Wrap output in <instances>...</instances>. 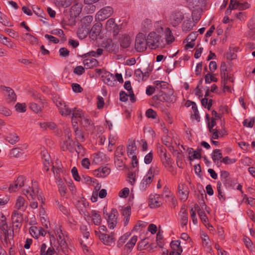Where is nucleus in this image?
<instances>
[{
    "mask_svg": "<svg viewBox=\"0 0 255 255\" xmlns=\"http://www.w3.org/2000/svg\"><path fill=\"white\" fill-rule=\"evenodd\" d=\"M82 10V5L81 4L77 3L73 5L71 8V14L72 15L77 17L81 13Z\"/></svg>",
    "mask_w": 255,
    "mask_h": 255,
    "instance_id": "f704fd0d",
    "label": "nucleus"
},
{
    "mask_svg": "<svg viewBox=\"0 0 255 255\" xmlns=\"http://www.w3.org/2000/svg\"><path fill=\"white\" fill-rule=\"evenodd\" d=\"M0 90L4 93L6 97V100L8 102H15L16 100V95L14 91L10 88L1 86Z\"/></svg>",
    "mask_w": 255,
    "mask_h": 255,
    "instance_id": "2eb2a0df",
    "label": "nucleus"
},
{
    "mask_svg": "<svg viewBox=\"0 0 255 255\" xmlns=\"http://www.w3.org/2000/svg\"><path fill=\"white\" fill-rule=\"evenodd\" d=\"M152 27V21L150 19L146 18L144 19L141 24V29L142 31L146 32L151 30Z\"/></svg>",
    "mask_w": 255,
    "mask_h": 255,
    "instance_id": "473e14b6",
    "label": "nucleus"
},
{
    "mask_svg": "<svg viewBox=\"0 0 255 255\" xmlns=\"http://www.w3.org/2000/svg\"><path fill=\"white\" fill-rule=\"evenodd\" d=\"M75 138L77 142H83L85 140L84 136L81 130L76 129L75 130Z\"/></svg>",
    "mask_w": 255,
    "mask_h": 255,
    "instance_id": "49530a36",
    "label": "nucleus"
},
{
    "mask_svg": "<svg viewBox=\"0 0 255 255\" xmlns=\"http://www.w3.org/2000/svg\"><path fill=\"white\" fill-rule=\"evenodd\" d=\"M115 235V233L113 232L110 234L104 233L99 235V239L104 245L111 246L115 244L116 241Z\"/></svg>",
    "mask_w": 255,
    "mask_h": 255,
    "instance_id": "1a4fd4ad",
    "label": "nucleus"
},
{
    "mask_svg": "<svg viewBox=\"0 0 255 255\" xmlns=\"http://www.w3.org/2000/svg\"><path fill=\"white\" fill-rule=\"evenodd\" d=\"M205 80L206 83H210L212 81L217 82L218 79L211 74L208 73L205 76Z\"/></svg>",
    "mask_w": 255,
    "mask_h": 255,
    "instance_id": "052dcab7",
    "label": "nucleus"
},
{
    "mask_svg": "<svg viewBox=\"0 0 255 255\" xmlns=\"http://www.w3.org/2000/svg\"><path fill=\"white\" fill-rule=\"evenodd\" d=\"M170 247L172 249L171 252H182V248L180 246V241L179 240L173 241L170 243Z\"/></svg>",
    "mask_w": 255,
    "mask_h": 255,
    "instance_id": "c9c22d12",
    "label": "nucleus"
},
{
    "mask_svg": "<svg viewBox=\"0 0 255 255\" xmlns=\"http://www.w3.org/2000/svg\"><path fill=\"white\" fill-rule=\"evenodd\" d=\"M159 171V169L156 166H152L149 168L139 185V189L141 191H145L149 187L154 176L158 174Z\"/></svg>",
    "mask_w": 255,
    "mask_h": 255,
    "instance_id": "f03ea898",
    "label": "nucleus"
},
{
    "mask_svg": "<svg viewBox=\"0 0 255 255\" xmlns=\"http://www.w3.org/2000/svg\"><path fill=\"white\" fill-rule=\"evenodd\" d=\"M255 123V120L254 118L245 119L243 124L244 126L248 128H252Z\"/></svg>",
    "mask_w": 255,
    "mask_h": 255,
    "instance_id": "bf43d9fd",
    "label": "nucleus"
},
{
    "mask_svg": "<svg viewBox=\"0 0 255 255\" xmlns=\"http://www.w3.org/2000/svg\"><path fill=\"white\" fill-rule=\"evenodd\" d=\"M56 235L57 237L58 241V245H57V246L59 247V248L61 250V252L65 255H68L69 250L67 248V244L60 227L57 228L56 229Z\"/></svg>",
    "mask_w": 255,
    "mask_h": 255,
    "instance_id": "39448f33",
    "label": "nucleus"
},
{
    "mask_svg": "<svg viewBox=\"0 0 255 255\" xmlns=\"http://www.w3.org/2000/svg\"><path fill=\"white\" fill-rule=\"evenodd\" d=\"M128 144L127 146V154L128 157L135 156V151L136 150L135 141L134 140L129 139Z\"/></svg>",
    "mask_w": 255,
    "mask_h": 255,
    "instance_id": "a878e982",
    "label": "nucleus"
},
{
    "mask_svg": "<svg viewBox=\"0 0 255 255\" xmlns=\"http://www.w3.org/2000/svg\"><path fill=\"white\" fill-rule=\"evenodd\" d=\"M250 7V4L243 0H230L229 7L231 9H239L244 10Z\"/></svg>",
    "mask_w": 255,
    "mask_h": 255,
    "instance_id": "4468645a",
    "label": "nucleus"
},
{
    "mask_svg": "<svg viewBox=\"0 0 255 255\" xmlns=\"http://www.w3.org/2000/svg\"><path fill=\"white\" fill-rule=\"evenodd\" d=\"M40 255H53L54 254H60L61 250L57 245L53 246L50 245V247H48L45 243H42L39 247Z\"/></svg>",
    "mask_w": 255,
    "mask_h": 255,
    "instance_id": "423d86ee",
    "label": "nucleus"
},
{
    "mask_svg": "<svg viewBox=\"0 0 255 255\" xmlns=\"http://www.w3.org/2000/svg\"><path fill=\"white\" fill-rule=\"evenodd\" d=\"M135 49L137 52H143L145 51L147 47H148L146 37L142 33H139L137 34L135 40Z\"/></svg>",
    "mask_w": 255,
    "mask_h": 255,
    "instance_id": "20e7f679",
    "label": "nucleus"
},
{
    "mask_svg": "<svg viewBox=\"0 0 255 255\" xmlns=\"http://www.w3.org/2000/svg\"><path fill=\"white\" fill-rule=\"evenodd\" d=\"M161 159L165 166L170 165L172 163V159L167 155V153H164V156L161 158Z\"/></svg>",
    "mask_w": 255,
    "mask_h": 255,
    "instance_id": "8fccbe9b",
    "label": "nucleus"
},
{
    "mask_svg": "<svg viewBox=\"0 0 255 255\" xmlns=\"http://www.w3.org/2000/svg\"><path fill=\"white\" fill-rule=\"evenodd\" d=\"M23 194H24L28 199V200H34L36 198L41 202V206L44 204V200L41 193L39 192V190L37 187L36 183H32L31 188L29 187L27 189L23 190Z\"/></svg>",
    "mask_w": 255,
    "mask_h": 255,
    "instance_id": "7ed1b4c3",
    "label": "nucleus"
},
{
    "mask_svg": "<svg viewBox=\"0 0 255 255\" xmlns=\"http://www.w3.org/2000/svg\"><path fill=\"white\" fill-rule=\"evenodd\" d=\"M134 76L136 80L140 82L146 80L149 76V73L147 71L143 72L140 69H137L134 72Z\"/></svg>",
    "mask_w": 255,
    "mask_h": 255,
    "instance_id": "b1692460",
    "label": "nucleus"
},
{
    "mask_svg": "<svg viewBox=\"0 0 255 255\" xmlns=\"http://www.w3.org/2000/svg\"><path fill=\"white\" fill-rule=\"evenodd\" d=\"M86 218L88 220H91L92 222L97 226L100 225L102 222L101 215L98 212L95 210L92 211L91 213L88 214Z\"/></svg>",
    "mask_w": 255,
    "mask_h": 255,
    "instance_id": "f3484780",
    "label": "nucleus"
},
{
    "mask_svg": "<svg viewBox=\"0 0 255 255\" xmlns=\"http://www.w3.org/2000/svg\"><path fill=\"white\" fill-rule=\"evenodd\" d=\"M10 154L14 157H18L22 154V152L21 149L19 148H14L11 150Z\"/></svg>",
    "mask_w": 255,
    "mask_h": 255,
    "instance_id": "e2e57ef3",
    "label": "nucleus"
},
{
    "mask_svg": "<svg viewBox=\"0 0 255 255\" xmlns=\"http://www.w3.org/2000/svg\"><path fill=\"white\" fill-rule=\"evenodd\" d=\"M153 158V154L152 151H150L148 153H147L145 156L144 158V162L146 164H150Z\"/></svg>",
    "mask_w": 255,
    "mask_h": 255,
    "instance_id": "6e6d98bb",
    "label": "nucleus"
},
{
    "mask_svg": "<svg viewBox=\"0 0 255 255\" xmlns=\"http://www.w3.org/2000/svg\"><path fill=\"white\" fill-rule=\"evenodd\" d=\"M129 193V190L128 188L125 187L122 189L119 193V196L121 198H126L128 197Z\"/></svg>",
    "mask_w": 255,
    "mask_h": 255,
    "instance_id": "13d9d810",
    "label": "nucleus"
},
{
    "mask_svg": "<svg viewBox=\"0 0 255 255\" xmlns=\"http://www.w3.org/2000/svg\"><path fill=\"white\" fill-rule=\"evenodd\" d=\"M201 238L203 241V246L207 247L208 249H210L211 246L209 243L210 240L208 236L207 235L202 234L201 235Z\"/></svg>",
    "mask_w": 255,
    "mask_h": 255,
    "instance_id": "864d4df0",
    "label": "nucleus"
},
{
    "mask_svg": "<svg viewBox=\"0 0 255 255\" xmlns=\"http://www.w3.org/2000/svg\"><path fill=\"white\" fill-rule=\"evenodd\" d=\"M0 235L3 236V238L6 242L12 239L13 235L8 232L7 225L4 220H1L0 223Z\"/></svg>",
    "mask_w": 255,
    "mask_h": 255,
    "instance_id": "9d476101",
    "label": "nucleus"
},
{
    "mask_svg": "<svg viewBox=\"0 0 255 255\" xmlns=\"http://www.w3.org/2000/svg\"><path fill=\"white\" fill-rule=\"evenodd\" d=\"M15 110L20 113H23L26 111V105L24 103L21 104L17 103L15 106Z\"/></svg>",
    "mask_w": 255,
    "mask_h": 255,
    "instance_id": "5fc2aeb1",
    "label": "nucleus"
},
{
    "mask_svg": "<svg viewBox=\"0 0 255 255\" xmlns=\"http://www.w3.org/2000/svg\"><path fill=\"white\" fill-rule=\"evenodd\" d=\"M107 220L108 227L110 229H114L118 223V212L117 209H112L110 213L107 214Z\"/></svg>",
    "mask_w": 255,
    "mask_h": 255,
    "instance_id": "6e6552de",
    "label": "nucleus"
},
{
    "mask_svg": "<svg viewBox=\"0 0 255 255\" xmlns=\"http://www.w3.org/2000/svg\"><path fill=\"white\" fill-rule=\"evenodd\" d=\"M221 186H222V183L221 182V181H218L217 182V190H218V197L220 200H221V199H222L224 201L225 200L226 198H225V196L223 192L222 191Z\"/></svg>",
    "mask_w": 255,
    "mask_h": 255,
    "instance_id": "de8ad7c7",
    "label": "nucleus"
},
{
    "mask_svg": "<svg viewBox=\"0 0 255 255\" xmlns=\"http://www.w3.org/2000/svg\"><path fill=\"white\" fill-rule=\"evenodd\" d=\"M222 157V154L220 149H216L213 151L212 158L218 167H220L221 165L222 161L220 160Z\"/></svg>",
    "mask_w": 255,
    "mask_h": 255,
    "instance_id": "393cba45",
    "label": "nucleus"
},
{
    "mask_svg": "<svg viewBox=\"0 0 255 255\" xmlns=\"http://www.w3.org/2000/svg\"><path fill=\"white\" fill-rule=\"evenodd\" d=\"M224 185L227 188H231L233 186L234 181L231 178H228L226 180L222 181Z\"/></svg>",
    "mask_w": 255,
    "mask_h": 255,
    "instance_id": "4d7b16f0",
    "label": "nucleus"
},
{
    "mask_svg": "<svg viewBox=\"0 0 255 255\" xmlns=\"http://www.w3.org/2000/svg\"><path fill=\"white\" fill-rule=\"evenodd\" d=\"M102 24L100 23H95L89 31V37L92 40L97 39L101 31Z\"/></svg>",
    "mask_w": 255,
    "mask_h": 255,
    "instance_id": "aec40b11",
    "label": "nucleus"
},
{
    "mask_svg": "<svg viewBox=\"0 0 255 255\" xmlns=\"http://www.w3.org/2000/svg\"><path fill=\"white\" fill-rule=\"evenodd\" d=\"M114 10L110 6H105L98 11L96 15V18L100 21H103L112 15Z\"/></svg>",
    "mask_w": 255,
    "mask_h": 255,
    "instance_id": "0eeeda50",
    "label": "nucleus"
},
{
    "mask_svg": "<svg viewBox=\"0 0 255 255\" xmlns=\"http://www.w3.org/2000/svg\"><path fill=\"white\" fill-rule=\"evenodd\" d=\"M27 203L24 198L21 196H19L17 198L14 207L16 210L24 211L27 208Z\"/></svg>",
    "mask_w": 255,
    "mask_h": 255,
    "instance_id": "4be33fe9",
    "label": "nucleus"
},
{
    "mask_svg": "<svg viewBox=\"0 0 255 255\" xmlns=\"http://www.w3.org/2000/svg\"><path fill=\"white\" fill-rule=\"evenodd\" d=\"M136 171L134 170L133 171H129L128 176V181L131 185L134 184L136 181Z\"/></svg>",
    "mask_w": 255,
    "mask_h": 255,
    "instance_id": "ea45409f",
    "label": "nucleus"
},
{
    "mask_svg": "<svg viewBox=\"0 0 255 255\" xmlns=\"http://www.w3.org/2000/svg\"><path fill=\"white\" fill-rule=\"evenodd\" d=\"M179 216L180 218V223L182 227H184L187 225L188 223V213L186 210L182 207L180 211Z\"/></svg>",
    "mask_w": 255,
    "mask_h": 255,
    "instance_id": "bb28decb",
    "label": "nucleus"
},
{
    "mask_svg": "<svg viewBox=\"0 0 255 255\" xmlns=\"http://www.w3.org/2000/svg\"><path fill=\"white\" fill-rule=\"evenodd\" d=\"M184 18L183 14L179 11H175L172 13L170 17V21L173 26L178 25Z\"/></svg>",
    "mask_w": 255,
    "mask_h": 255,
    "instance_id": "ddd939ff",
    "label": "nucleus"
},
{
    "mask_svg": "<svg viewBox=\"0 0 255 255\" xmlns=\"http://www.w3.org/2000/svg\"><path fill=\"white\" fill-rule=\"evenodd\" d=\"M11 220L13 224H16L15 227L19 228L23 221L22 213L16 210H14L11 214Z\"/></svg>",
    "mask_w": 255,
    "mask_h": 255,
    "instance_id": "a211bd4d",
    "label": "nucleus"
},
{
    "mask_svg": "<svg viewBox=\"0 0 255 255\" xmlns=\"http://www.w3.org/2000/svg\"><path fill=\"white\" fill-rule=\"evenodd\" d=\"M79 121L86 130H90L93 128V124L92 121L87 115L84 116V117L82 118L81 120H79Z\"/></svg>",
    "mask_w": 255,
    "mask_h": 255,
    "instance_id": "cd10ccee",
    "label": "nucleus"
},
{
    "mask_svg": "<svg viewBox=\"0 0 255 255\" xmlns=\"http://www.w3.org/2000/svg\"><path fill=\"white\" fill-rule=\"evenodd\" d=\"M172 154L176 157V163L179 168H183V156L180 152L176 149H173Z\"/></svg>",
    "mask_w": 255,
    "mask_h": 255,
    "instance_id": "7c9ffc66",
    "label": "nucleus"
},
{
    "mask_svg": "<svg viewBox=\"0 0 255 255\" xmlns=\"http://www.w3.org/2000/svg\"><path fill=\"white\" fill-rule=\"evenodd\" d=\"M162 204V198L159 194H151L148 200V205L151 208H156Z\"/></svg>",
    "mask_w": 255,
    "mask_h": 255,
    "instance_id": "9b49d317",
    "label": "nucleus"
},
{
    "mask_svg": "<svg viewBox=\"0 0 255 255\" xmlns=\"http://www.w3.org/2000/svg\"><path fill=\"white\" fill-rule=\"evenodd\" d=\"M220 74L222 81H229L231 83L233 82L234 80L232 78V75L229 73L226 64L224 62H222L221 64Z\"/></svg>",
    "mask_w": 255,
    "mask_h": 255,
    "instance_id": "f8f14e48",
    "label": "nucleus"
},
{
    "mask_svg": "<svg viewBox=\"0 0 255 255\" xmlns=\"http://www.w3.org/2000/svg\"><path fill=\"white\" fill-rule=\"evenodd\" d=\"M42 104H38L34 102L30 103L29 104L30 109L36 113H38L41 111Z\"/></svg>",
    "mask_w": 255,
    "mask_h": 255,
    "instance_id": "a19ab883",
    "label": "nucleus"
},
{
    "mask_svg": "<svg viewBox=\"0 0 255 255\" xmlns=\"http://www.w3.org/2000/svg\"><path fill=\"white\" fill-rule=\"evenodd\" d=\"M89 34V29L80 26L77 31V36L81 39L85 38L87 35Z\"/></svg>",
    "mask_w": 255,
    "mask_h": 255,
    "instance_id": "72a5a7b5",
    "label": "nucleus"
},
{
    "mask_svg": "<svg viewBox=\"0 0 255 255\" xmlns=\"http://www.w3.org/2000/svg\"><path fill=\"white\" fill-rule=\"evenodd\" d=\"M198 214L202 222H206L208 221V218L206 215L204 211L201 209H199L198 210Z\"/></svg>",
    "mask_w": 255,
    "mask_h": 255,
    "instance_id": "680f3d73",
    "label": "nucleus"
},
{
    "mask_svg": "<svg viewBox=\"0 0 255 255\" xmlns=\"http://www.w3.org/2000/svg\"><path fill=\"white\" fill-rule=\"evenodd\" d=\"M111 172L110 169L107 167H101L94 170V174L97 177L104 178L107 176Z\"/></svg>",
    "mask_w": 255,
    "mask_h": 255,
    "instance_id": "412c9836",
    "label": "nucleus"
},
{
    "mask_svg": "<svg viewBox=\"0 0 255 255\" xmlns=\"http://www.w3.org/2000/svg\"><path fill=\"white\" fill-rule=\"evenodd\" d=\"M1 43L11 49H14L16 47L15 43L11 42L10 39H8V38H6L3 41H2Z\"/></svg>",
    "mask_w": 255,
    "mask_h": 255,
    "instance_id": "69168bd1",
    "label": "nucleus"
},
{
    "mask_svg": "<svg viewBox=\"0 0 255 255\" xmlns=\"http://www.w3.org/2000/svg\"><path fill=\"white\" fill-rule=\"evenodd\" d=\"M116 25L115 19L114 18H110L107 21L106 27L108 30L111 31Z\"/></svg>",
    "mask_w": 255,
    "mask_h": 255,
    "instance_id": "c03bdc74",
    "label": "nucleus"
},
{
    "mask_svg": "<svg viewBox=\"0 0 255 255\" xmlns=\"http://www.w3.org/2000/svg\"><path fill=\"white\" fill-rule=\"evenodd\" d=\"M178 190L180 200L183 201H186L189 194L188 186L185 184L181 183L178 185Z\"/></svg>",
    "mask_w": 255,
    "mask_h": 255,
    "instance_id": "dca6fc26",
    "label": "nucleus"
},
{
    "mask_svg": "<svg viewBox=\"0 0 255 255\" xmlns=\"http://www.w3.org/2000/svg\"><path fill=\"white\" fill-rule=\"evenodd\" d=\"M83 65L86 69H91L99 66V62L95 58H90L85 59L83 61Z\"/></svg>",
    "mask_w": 255,
    "mask_h": 255,
    "instance_id": "5701e85b",
    "label": "nucleus"
},
{
    "mask_svg": "<svg viewBox=\"0 0 255 255\" xmlns=\"http://www.w3.org/2000/svg\"><path fill=\"white\" fill-rule=\"evenodd\" d=\"M0 22L4 26H10V21L7 19L5 15H3L2 13L0 11Z\"/></svg>",
    "mask_w": 255,
    "mask_h": 255,
    "instance_id": "3c124183",
    "label": "nucleus"
},
{
    "mask_svg": "<svg viewBox=\"0 0 255 255\" xmlns=\"http://www.w3.org/2000/svg\"><path fill=\"white\" fill-rule=\"evenodd\" d=\"M6 139L10 143L13 144L19 140V137L15 133H11L6 136Z\"/></svg>",
    "mask_w": 255,
    "mask_h": 255,
    "instance_id": "79ce46f5",
    "label": "nucleus"
},
{
    "mask_svg": "<svg viewBox=\"0 0 255 255\" xmlns=\"http://www.w3.org/2000/svg\"><path fill=\"white\" fill-rule=\"evenodd\" d=\"M131 42L130 38L128 35H123L120 39V43L121 47L124 48L128 47Z\"/></svg>",
    "mask_w": 255,
    "mask_h": 255,
    "instance_id": "c756f323",
    "label": "nucleus"
},
{
    "mask_svg": "<svg viewBox=\"0 0 255 255\" xmlns=\"http://www.w3.org/2000/svg\"><path fill=\"white\" fill-rule=\"evenodd\" d=\"M93 20V18L92 16H86L81 19L80 26L90 29V24L92 22Z\"/></svg>",
    "mask_w": 255,
    "mask_h": 255,
    "instance_id": "2f4dec72",
    "label": "nucleus"
},
{
    "mask_svg": "<svg viewBox=\"0 0 255 255\" xmlns=\"http://www.w3.org/2000/svg\"><path fill=\"white\" fill-rule=\"evenodd\" d=\"M58 186L60 194L62 196H64L66 193L67 189L66 186L63 184V182L61 179L58 181Z\"/></svg>",
    "mask_w": 255,
    "mask_h": 255,
    "instance_id": "a18cd8bd",
    "label": "nucleus"
},
{
    "mask_svg": "<svg viewBox=\"0 0 255 255\" xmlns=\"http://www.w3.org/2000/svg\"><path fill=\"white\" fill-rule=\"evenodd\" d=\"M187 152L189 155V159L191 161L195 159H199L201 157V153L197 150H194L192 148L188 147Z\"/></svg>",
    "mask_w": 255,
    "mask_h": 255,
    "instance_id": "c85d7f7f",
    "label": "nucleus"
},
{
    "mask_svg": "<svg viewBox=\"0 0 255 255\" xmlns=\"http://www.w3.org/2000/svg\"><path fill=\"white\" fill-rule=\"evenodd\" d=\"M40 127L43 129H47L48 128L53 129L56 128V125L53 122H42L39 123Z\"/></svg>",
    "mask_w": 255,
    "mask_h": 255,
    "instance_id": "4c0bfd02",
    "label": "nucleus"
},
{
    "mask_svg": "<svg viewBox=\"0 0 255 255\" xmlns=\"http://www.w3.org/2000/svg\"><path fill=\"white\" fill-rule=\"evenodd\" d=\"M154 30L146 36L148 47L151 49L164 48L172 43L174 36L168 27H166L162 21H157L154 24Z\"/></svg>",
    "mask_w": 255,
    "mask_h": 255,
    "instance_id": "f257e3e1",
    "label": "nucleus"
},
{
    "mask_svg": "<svg viewBox=\"0 0 255 255\" xmlns=\"http://www.w3.org/2000/svg\"><path fill=\"white\" fill-rule=\"evenodd\" d=\"M72 111V110H71L67 105H65L63 107L60 109L59 113L62 116H67L70 115Z\"/></svg>",
    "mask_w": 255,
    "mask_h": 255,
    "instance_id": "37998d69",
    "label": "nucleus"
},
{
    "mask_svg": "<svg viewBox=\"0 0 255 255\" xmlns=\"http://www.w3.org/2000/svg\"><path fill=\"white\" fill-rule=\"evenodd\" d=\"M102 78L103 82L107 85L110 86L115 85V79L113 74L108 71H104L102 75Z\"/></svg>",
    "mask_w": 255,
    "mask_h": 255,
    "instance_id": "6ab92c4d",
    "label": "nucleus"
},
{
    "mask_svg": "<svg viewBox=\"0 0 255 255\" xmlns=\"http://www.w3.org/2000/svg\"><path fill=\"white\" fill-rule=\"evenodd\" d=\"M193 28L192 22L189 20H185L182 26V30L185 32H187Z\"/></svg>",
    "mask_w": 255,
    "mask_h": 255,
    "instance_id": "58836bf2",
    "label": "nucleus"
},
{
    "mask_svg": "<svg viewBox=\"0 0 255 255\" xmlns=\"http://www.w3.org/2000/svg\"><path fill=\"white\" fill-rule=\"evenodd\" d=\"M167 199V201L171 203V206L175 207L176 205V200L172 194L169 193L165 196Z\"/></svg>",
    "mask_w": 255,
    "mask_h": 255,
    "instance_id": "0e129e2a",
    "label": "nucleus"
},
{
    "mask_svg": "<svg viewBox=\"0 0 255 255\" xmlns=\"http://www.w3.org/2000/svg\"><path fill=\"white\" fill-rule=\"evenodd\" d=\"M137 240V236H133L130 240L127 243L126 245V246L127 248L130 249H132L136 244Z\"/></svg>",
    "mask_w": 255,
    "mask_h": 255,
    "instance_id": "09e8293b",
    "label": "nucleus"
},
{
    "mask_svg": "<svg viewBox=\"0 0 255 255\" xmlns=\"http://www.w3.org/2000/svg\"><path fill=\"white\" fill-rule=\"evenodd\" d=\"M72 120L79 118V120H80L84 117V116H85L84 113L80 109H78L77 108H74L73 110H72Z\"/></svg>",
    "mask_w": 255,
    "mask_h": 255,
    "instance_id": "e433bc0d",
    "label": "nucleus"
},
{
    "mask_svg": "<svg viewBox=\"0 0 255 255\" xmlns=\"http://www.w3.org/2000/svg\"><path fill=\"white\" fill-rule=\"evenodd\" d=\"M146 116L148 118L155 119L157 114L154 110L151 109H149L146 112Z\"/></svg>",
    "mask_w": 255,
    "mask_h": 255,
    "instance_id": "774afa93",
    "label": "nucleus"
},
{
    "mask_svg": "<svg viewBox=\"0 0 255 255\" xmlns=\"http://www.w3.org/2000/svg\"><path fill=\"white\" fill-rule=\"evenodd\" d=\"M105 104L104 100L102 96H98L97 97V105L99 109H101L103 108Z\"/></svg>",
    "mask_w": 255,
    "mask_h": 255,
    "instance_id": "338daca9",
    "label": "nucleus"
},
{
    "mask_svg": "<svg viewBox=\"0 0 255 255\" xmlns=\"http://www.w3.org/2000/svg\"><path fill=\"white\" fill-rule=\"evenodd\" d=\"M201 104L204 107H207L208 110H210L212 105V100L210 99L208 101V99L205 98L201 100Z\"/></svg>",
    "mask_w": 255,
    "mask_h": 255,
    "instance_id": "603ef678",
    "label": "nucleus"
}]
</instances>
